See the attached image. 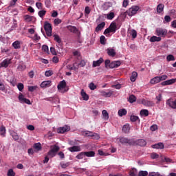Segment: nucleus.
<instances>
[{"mask_svg":"<svg viewBox=\"0 0 176 176\" xmlns=\"http://www.w3.org/2000/svg\"><path fill=\"white\" fill-rule=\"evenodd\" d=\"M136 144L139 146H145L146 145V141L144 139H140L136 141Z\"/></svg>","mask_w":176,"mask_h":176,"instance_id":"nucleus-22","label":"nucleus"},{"mask_svg":"<svg viewBox=\"0 0 176 176\" xmlns=\"http://www.w3.org/2000/svg\"><path fill=\"white\" fill-rule=\"evenodd\" d=\"M44 30L47 36H52V24L47 23L44 25Z\"/></svg>","mask_w":176,"mask_h":176,"instance_id":"nucleus-5","label":"nucleus"},{"mask_svg":"<svg viewBox=\"0 0 176 176\" xmlns=\"http://www.w3.org/2000/svg\"><path fill=\"white\" fill-rule=\"evenodd\" d=\"M130 120L132 122H137V120H139L140 122V118L137 116H131Z\"/></svg>","mask_w":176,"mask_h":176,"instance_id":"nucleus-47","label":"nucleus"},{"mask_svg":"<svg viewBox=\"0 0 176 176\" xmlns=\"http://www.w3.org/2000/svg\"><path fill=\"white\" fill-rule=\"evenodd\" d=\"M68 151H69V152L74 153V152H80L81 148H80V146H73L72 147H69Z\"/></svg>","mask_w":176,"mask_h":176,"instance_id":"nucleus-14","label":"nucleus"},{"mask_svg":"<svg viewBox=\"0 0 176 176\" xmlns=\"http://www.w3.org/2000/svg\"><path fill=\"white\" fill-rule=\"evenodd\" d=\"M46 8H50L52 6V1L50 0H45Z\"/></svg>","mask_w":176,"mask_h":176,"instance_id":"nucleus-57","label":"nucleus"},{"mask_svg":"<svg viewBox=\"0 0 176 176\" xmlns=\"http://www.w3.org/2000/svg\"><path fill=\"white\" fill-rule=\"evenodd\" d=\"M89 87L90 90H96V89H97V86H96V85H94V82H91L89 85Z\"/></svg>","mask_w":176,"mask_h":176,"instance_id":"nucleus-53","label":"nucleus"},{"mask_svg":"<svg viewBox=\"0 0 176 176\" xmlns=\"http://www.w3.org/2000/svg\"><path fill=\"white\" fill-rule=\"evenodd\" d=\"M151 159H159V155L156 153H153L151 155Z\"/></svg>","mask_w":176,"mask_h":176,"instance_id":"nucleus-60","label":"nucleus"},{"mask_svg":"<svg viewBox=\"0 0 176 176\" xmlns=\"http://www.w3.org/2000/svg\"><path fill=\"white\" fill-rule=\"evenodd\" d=\"M17 89L19 91H23V89H24V84L21 82L18 83Z\"/></svg>","mask_w":176,"mask_h":176,"instance_id":"nucleus-48","label":"nucleus"},{"mask_svg":"<svg viewBox=\"0 0 176 176\" xmlns=\"http://www.w3.org/2000/svg\"><path fill=\"white\" fill-rule=\"evenodd\" d=\"M142 104L145 105V107H155V103L153 101L147 100L145 99L142 100Z\"/></svg>","mask_w":176,"mask_h":176,"instance_id":"nucleus-11","label":"nucleus"},{"mask_svg":"<svg viewBox=\"0 0 176 176\" xmlns=\"http://www.w3.org/2000/svg\"><path fill=\"white\" fill-rule=\"evenodd\" d=\"M12 63V60L9 58H6L2 61V63H0V68H2L3 67L4 68H8L9 67V64Z\"/></svg>","mask_w":176,"mask_h":176,"instance_id":"nucleus-9","label":"nucleus"},{"mask_svg":"<svg viewBox=\"0 0 176 176\" xmlns=\"http://www.w3.org/2000/svg\"><path fill=\"white\" fill-rule=\"evenodd\" d=\"M151 85H156V83H160V78L159 76H155L150 80Z\"/></svg>","mask_w":176,"mask_h":176,"instance_id":"nucleus-20","label":"nucleus"},{"mask_svg":"<svg viewBox=\"0 0 176 176\" xmlns=\"http://www.w3.org/2000/svg\"><path fill=\"white\" fill-rule=\"evenodd\" d=\"M141 116H148L149 115V111L147 109H142L140 111Z\"/></svg>","mask_w":176,"mask_h":176,"instance_id":"nucleus-38","label":"nucleus"},{"mask_svg":"<svg viewBox=\"0 0 176 176\" xmlns=\"http://www.w3.org/2000/svg\"><path fill=\"white\" fill-rule=\"evenodd\" d=\"M10 135L12 137V138H13V140H14V141H19V140L20 139V136H19V134H17V133H16L13 131H11Z\"/></svg>","mask_w":176,"mask_h":176,"instance_id":"nucleus-25","label":"nucleus"},{"mask_svg":"<svg viewBox=\"0 0 176 176\" xmlns=\"http://www.w3.org/2000/svg\"><path fill=\"white\" fill-rule=\"evenodd\" d=\"M107 52L110 57H115L116 56V51L113 48H107Z\"/></svg>","mask_w":176,"mask_h":176,"instance_id":"nucleus-16","label":"nucleus"},{"mask_svg":"<svg viewBox=\"0 0 176 176\" xmlns=\"http://www.w3.org/2000/svg\"><path fill=\"white\" fill-rule=\"evenodd\" d=\"M102 63H104V59L102 58H100L99 60L93 61L92 67L94 68H96V67H100Z\"/></svg>","mask_w":176,"mask_h":176,"instance_id":"nucleus-13","label":"nucleus"},{"mask_svg":"<svg viewBox=\"0 0 176 176\" xmlns=\"http://www.w3.org/2000/svg\"><path fill=\"white\" fill-rule=\"evenodd\" d=\"M138 76V74L136 72H133L130 78L131 82H135Z\"/></svg>","mask_w":176,"mask_h":176,"instance_id":"nucleus-27","label":"nucleus"},{"mask_svg":"<svg viewBox=\"0 0 176 176\" xmlns=\"http://www.w3.org/2000/svg\"><path fill=\"white\" fill-rule=\"evenodd\" d=\"M140 10V6H133L131 8L129 9L126 12L128 16H134V14H137V12Z\"/></svg>","mask_w":176,"mask_h":176,"instance_id":"nucleus-3","label":"nucleus"},{"mask_svg":"<svg viewBox=\"0 0 176 176\" xmlns=\"http://www.w3.org/2000/svg\"><path fill=\"white\" fill-rule=\"evenodd\" d=\"M53 37L55 42H57V43H58L59 45L60 43H63V41H61V38L60 37V36H58V34H54Z\"/></svg>","mask_w":176,"mask_h":176,"instance_id":"nucleus-28","label":"nucleus"},{"mask_svg":"<svg viewBox=\"0 0 176 176\" xmlns=\"http://www.w3.org/2000/svg\"><path fill=\"white\" fill-rule=\"evenodd\" d=\"M57 87L58 90H63V89H65V87H67V82H65V80H63L58 83Z\"/></svg>","mask_w":176,"mask_h":176,"instance_id":"nucleus-15","label":"nucleus"},{"mask_svg":"<svg viewBox=\"0 0 176 176\" xmlns=\"http://www.w3.org/2000/svg\"><path fill=\"white\" fill-rule=\"evenodd\" d=\"M42 50L45 52V53H49V47L47 45H43Z\"/></svg>","mask_w":176,"mask_h":176,"instance_id":"nucleus-59","label":"nucleus"},{"mask_svg":"<svg viewBox=\"0 0 176 176\" xmlns=\"http://www.w3.org/2000/svg\"><path fill=\"white\" fill-rule=\"evenodd\" d=\"M52 75H53V71L52 70L46 71L45 73V76L47 77L52 76Z\"/></svg>","mask_w":176,"mask_h":176,"instance_id":"nucleus-56","label":"nucleus"},{"mask_svg":"<svg viewBox=\"0 0 176 176\" xmlns=\"http://www.w3.org/2000/svg\"><path fill=\"white\" fill-rule=\"evenodd\" d=\"M168 34V31L166 28H157L155 30V35L160 38H166Z\"/></svg>","mask_w":176,"mask_h":176,"instance_id":"nucleus-1","label":"nucleus"},{"mask_svg":"<svg viewBox=\"0 0 176 176\" xmlns=\"http://www.w3.org/2000/svg\"><path fill=\"white\" fill-rule=\"evenodd\" d=\"M148 176H163L159 172H151L149 173Z\"/></svg>","mask_w":176,"mask_h":176,"instance_id":"nucleus-52","label":"nucleus"},{"mask_svg":"<svg viewBox=\"0 0 176 176\" xmlns=\"http://www.w3.org/2000/svg\"><path fill=\"white\" fill-rule=\"evenodd\" d=\"M68 166H69V164L68 163H63V162H61L60 163V167H62V168H67V167H68Z\"/></svg>","mask_w":176,"mask_h":176,"instance_id":"nucleus-63","label":"nucleus"},{"mask_svg":"<svg viewBox=\"0 0 176 176\" xmlns=\"http://www.w3.org/2000/svg\"><path fill=\"white\" fill-rule=\"evenodd\" d=\"M105 27V22H102L100 24L97 25L96 28V32H100V31H102V29Z\"/></svg>","mask_w":176,"mask_h":176,"instance_id":"nucleus-19","label":"nucleus"},{"mask_svg":"<svg viewBox=\"0 0 176 176\" xmlns=\"http://www.w3.org/2000/svg\"><path fill=\"white\" fill-rule=\"evenodd\" d=\"M164 9V5L162 3H160L157 6V13H162V12H163Z\"/></svg>","mask_w":176,"mask_h":176,"instance_id":"nucleus-32","label":"nucleus"},{"mask_svg":"<svg viewBox=\"0 0 176 176\" xmlns=\"http://www.w3.org/2000/svg\"><path fill=\"white\" fill-rule=\"evenodd\" d=\"M50 52L53 56H57V52H56V48H54V47H50Z\"/></svg>","mask_w":176,"mask_h":176,"instance_id":"nucleus-58","label":"nucleus"},{"mask_svg":"<svg viewBox=\"0 0 176 176\" xmlns=\"http://www.w3.org/2000/svg\"><path fill=\"white\" fill-rule=\"evenodd\" d=\"M7 176H16V173L14 170H13V169L10 168L7 173Z\"/></svg>","mask_w":176,"mask_h":176,"instance_id":"nucleus-45","label":"nucleus"},{"mask_svg":"<svg viewBox=\"0 0 176 176\" xmlns=\"http://www.w3.org/2000/svg\"><path fill=\"white\" fill-rule=\"evenodd\" d=\"M148 171L146 170H140L138 175V176H147Z\"/></svg>","mask_w":176,"mask_h":176,"instance_id":"nucleus-49","label":"nucleus"},{"mask_svg":"<svg viewBox=\"0 0 176 176\" xmlns=\"http://www.w3.org/2000/svg\"><path fill=\"white\" fill-rule=\"evenodd\" d=\"M117 28L118 26L116 25V23L112 22L109 26V28L104 30V34L107 35V34H111V32L112 34H115V32H116Z\"/></svg>","mask_w":176,"mask_h":176,"instance_id":"nucleus-2","label":"nucleus"},{"mask_svg":"<svg viewBox=\"0 0 176 176\" xmlns=\"http://www.w3.org/2000/svg\"><path fill=\"white\" fill-rule=\"evenodd\" d=\"M162 41V38L160 36H153L150 38V42H160Z\"/></svg>","mask_w":176,"mask_h":176,"instance_id":"nucleus-30","label":"nucleus"},{"mask_svg":"<svg viewBox=\"0 0 176 176\" xmlns=\"http://www.w3.org/2000/svg\"><path fill=\"white\" fill-rule=\"evenodd\" d=\"M122 63L120 60H114L109 65V68H118V67H120Z\"/></svg>","mask_w":176,"mask_h":176,"instance_id":"nucleus-8","label":"nucleus"},{"mask_svg":"<svg viewBox=\"0 0 176 176\" xmlns=\"http://www.w3.org/2000/svg\"><path fill=\"white\" fill-rule=\"evenodd\" d=\"M39 17H43V16H45V14H46V10H40L38 13Z\"/></svg>","mask_w":176,"mask_h":176,"instance_id":"nucleus-54","label":"nucleus"},{"mask_svg":"<svg viewBox=\"0 0 176 176\" xmlns=\"http://www.w3.org/2000/svg\"><path fill=\"white\" fill-rule=\"evenodd\" d=\"M85 152H81L76 156V159H78V160H80L83 159V157H85Z\"/></svg>","mask_w":176,"mask_h":176,"instance_id":"nucleus-42","label":"nucleus"},{"mask_svg":"<svg viewBox=\"0 0 176 176\" xmlns=\"http://www.w3.org/2000/svg\"><path fill=\"white\" fill-rule=\"evenodd\" d=\"M128 101L130 102V104H133L137 101V97H135L134 95H131L128 98Z\"/></svg>","mask_w":176,"mask_h":176,"instance_id":"nucleus-31","label":"nucleus"},{"mask_svg":"<svg viewBox=\"0 0 176 176\" xmlns=\"http://www.w3.org/2000/svg\"><path fill=\"white\" fill-rule=\"evenodd\" d=\"M107 20H113V19L115 18V13L110 12V13L107 14Z\"/></svg>","mask_w":176,"mask_h":176,"instance_id":"nucleus-43","label":"nucleus"},{"mask_svg":"<svg viewBox=\"0 0 176 176\" xmlns=\"http://www.w3.org/2000/svg\"><path fill=\"white\" fill-rule=\"evenodd\" d=\"M19 100L21 104H28V105H31V100L24 98V95L22 94L19 96Z\"/></svg>","mask_w":176,"mask_h":176,"instance_id":"nucleus-6","label":"nucleus"},{"mask_svg":"<svg viewBox=\"0 0 176 176\" xmlns=\"http://www.w3.org/2000/svg\"><path fill=\"white\" fill-rule=\"evenodd\" d=\"M12 46L14 49H20L21 47L20 46V41H16L12 43Z\"/></svg>","mask_w":176,"mask_h":176,"instance_id":"nucleus-39","label":"nucleus"},{"mask_svg":"<svg viewBox=\"0 0 176 176\" xmlns=\"http://www.w3.org/2000/svg\"><path fill=\"white\" fill-rule=\"evenodd\" d=\"M153 149H163L164 148V144L162 142L153 144L151 146Z\"/></svg>","mask_w":176,"mask_h":176,"instance_id":"nucleus-18","label":"nucleus"},{"mask_svg":"<svg viewBox=\"0 0 176 176\" xmlns=\"http://www.w3.org/2000/svg\"><path fill=\"white\" fill-rule=\"evenodd\" d=\"M118 115L120 116H124V115H127V110L126 109H121L118 111Z\"/></svg>","mask_w":176,"mask_h":176,"instance_id":"nucleus-36","label":"nucleus"},{"mask_svg":"<svg viewBox=\"0 0 176 176\" xmlns=\"http://www.w3.org/2000/svg\"><path fill=\"white\" fill-rule=\"evenodd\" d=\"M100 39L101 45H105V37L104 36H101Z\"/></svg>","mask_w":176,"mask_h":176,"instance_id":"nucleus-64","label":"nucleus"},{"mask_svg":"<svg viewBox=\"0 0 176 176\" xmlns=\"http://www.w3.org/2000/svg\"><path fill=\"white\" fill-rule=\"evenodd\" d=\"M72 67L74 71H76V69H79V65L78 63H74Z\"/></svg>","mask_w":176,"mask_h":176,"instance_id":"nucleus-62","label":"nucleus"},{"mask_svg":"<svg viewBox=\"0 0 176 176\" xmlns=\"http://www.w3.org/2000/svg\"><path fill=\"white\" fill-rule=\"evenodd\" d=\"M166 105H168L173 109H176V99H168L166 100Z\"/></svg>","mask_w":176,"mask_h":176,"instance_id":"nucleus-7","label":"nucleus"},{"mask_svg":"<svg viewBox=\"0 0 176 176\" xmlns=\"http://www.w3.org/2000/svg\"><path fill=\"white\" fill-rule=\"evenodd\" d=\"M52 152H54L55 153H57L60 151V147L57 145L51 146V149Z\"/></svg>","mask_w":176,"mask_h":176,"instance_id":"nucleus-35","label":"nucleus"},{"mask_svg":"<svg viewBox=\"0 0 176 176\" xmlns=\"http://www.w3.org/2000/svg\"><path fill=\"white\" fill-rule=\"evenodd\" d=\"M71 130V127L68 125H65L63 127H59L57 129V133L58 134H64V133H67Z\"/></svg>","mask_w":176,"mask_h":176,"instance_id":"nucleus-4","label":"nucleus"},{"mask_svg":"<svg viewBox=\"0 0 176 176\" xmlns=\"http://www.w3.org/2000/svg\"><path fill=\"white\" fill-rule=\"evenodd\" d=\"M50 83H52V81L47 80V81H43L41 84V87H47L50 86Z\"/></svg>","mask_w":176,"mask_h":176,"instance_id":"nucleus-34","label":"nucleus"},{"mask_svg":"<svg viewBox=\"0 0 176 176\" xmlns=\"http://www.w3.org/2000/svg\"><path fill=\"white\" fill-rule=\"evenodd\" d=\"M129 175L130 176H138V173H137V169L133 168L131 170H130Z\"/></svg>","mask_w":176,"mask_h":176,"instance_id":"nucleus-44","label":"nucleus"},{"mask_svg":"<svg viewBox=\"0 0 176 176\" xmlns=\"http://www.w3.org/2000/svg\"><path fill=\"white\" fill-rule=\"evenodd\" d=\"M131 35H132V38H133V39H135V38H137V31L133 30L131 31Z\"/></svg>","mask_w":176,"mask_h":176,"instance_id":"nucleus-61","label":"nucleus"},{"mask_svg":"<svg viewBox=\"0 0 176 176\" xmlns=\"http://www.w3.org/2000/svg\"><path fill=\"white\" fill-rule=\"evenodd\" d=\"M158 78H160V81L162 82L163 80H166L168 76L166 74L159 76Z\"/></svg>","mask_w":176,"mask_h":176,"instance_id":"nucleus-51","label":"nucleus"},{"mask_svg":"<svg viewBox=\"0 0 176 176\" xmlns=\"http://www.w3.org/2000/svg\"><path fill=\"white\" fill-rule=\"evenodd\" d=\"M176 82V78H173L170 80H167L161 83L162 86H168L169 85H174Z\"/></svg>","mask_w":176,"mask_h":176,"instance_id":"nucleus-12","label":"nucleus"},{"mask_svg":"<svg viewBox=\"0 0 176 176\" xmlns=\"http://www.w3.org/2000/svg\"><path fill=\"white\" fill-rule=\"evenodd\" d=\"M0 135H1V137L6 136V127H5L3 125L0 126Z\"/></svg>","mask_w":176,"mask_h":176,"instance_id":"nucleus-21","label":"nucleus"},{"mask_svg":"<svg viewBox=\"0 0 176 176\" xmlns=\"http://www.w3.org/2000/svg\"><path fill=\"white\" fill-rule=\"evenodd\" d=\"M38 89V87L37 86H29L28 87V91H35V89Z\"/></svg>","mask_w":176,"mask_h":176,"instance_id":"nucleus-55","label":"nucleus"},{"mask_svg":"<svg viewBox=\"0 0 176 176\" xmlns=\"http://www.w3.org/2000/svg\"><path fill=\"white\" fill-rule=\"evenodd\" d=\"M34 148L36 149V151H41L42 149V146L41 143H35L33 146Z\"/></svg>","mask_w":176,"mask_h":176,"instance_id":"nucleus-40","label":"nucleus"},{"mask_svg":"<svg viewBox=\"0 0 176 176\" xmlns=\"http://www.w3.org/2000/svg\"><path fill=\"white\" fill-rule=\"evenodd\" d=\"M102 113L103 115V119H104L105 120H108V119H109V114L108 113V111H107V110H103L102 111Z\"/></svg>","mask_w":176,"mask_h":176,"instance_id":"nucleus-37","label":"nucleus"},{"mask_svg":"<svg viewBox=\"0 0 176 176\" xmlns=\"http://www.w3.org/2000/svg\"><path fill=\"white\" fill-rule=\"evenodd\" d=\"M84 153L87 157H94L96 156L94 151H85Z\"/></svg>","mask_w":176,"mask_h":176,"instance_id":"nucleus-26","label":"nucleus"},{"mask_svg":"<svg viewBox=\"0 0 176 176\" xmlns=\"http://www.w3.org/2000/svg\"><path fill=\"white\" fill-rule=\"evenodd\" d=\"M112 94H113V91H109L108 92H103V96H104L105 97H111V96H112Z\"/></svg>","mask_w":176,"mask_h":176,"instance_id":"nucleus-50","label":"nucleus"},{"mask_svg":"<svg viewBox=\"0 0 176 176\" xmlns=\"http://www.w3.org/2000/svg\"><path fill=\"white\" fill-rule=\"evenodd\" d=\"M122 131L127 134V133H130V125L125 124L122 127Z\"/></svg>","mask_w":176,"mask_h":176,"instance_id":"nucleus-33","label":"nucleus"},{"mask_svg":"<svg viewBox=\"0 0 176 176\" xmlns=\"http://www.w3.org/2000/svg\"><path fill=\"white\" fill-rule=\"evenodd\" d=\"M80 94H81V96L82 97V100H84V101L89 100V95H87V94L85 93L84 89L81 90Z\"/></svg>","mask_w":176,"mask_h":176,"instance_id":"nucleus-24","label":"nucleus"},{"mask_svg":"<svg viewBox=\"0 0 176 176\" xmlns=\"http://www.w3.org/2000/svg\"><path fill=\"white\" fill-rule=\"evenodd\" d=\"M167 61H175V58L173 55L169 54L166 56Z\"/></svg>","mask_w":176,"mask_h":176,"instance_id":"nucleus-46","label":"nucleus"},{"mask_svg":"<svg viewBox=\"0 0 176 176\" xmlns=\"http://www.w3.org/2000/svg\"><path fill=\"white\" fill-rule=\"evenodd\" d=\"M23 19L26 23H31V21H32V19H34V16L26 14L23 16Z\"/></svg>","mask_w":176,"mask_h":176,"instance_id":"nucleus-29","label":"nucleus"},{"mask_svg":"<svg viewBox=\"0 0 176 176\" xmlns=\"http://www.w3.org/2000/svg\"><path fill=\"white\" fill-rule=\"evenodd\" d=\"M56 155H57V153H56L54 151H52V150H50L47 153V156L50 157V159L54 157Z\"/></svg>","mask_w":176,"mask_h":176,"instance_id":"nucleus-41","label":"nucleus"},{"mask_svg":"<svg viewBox=\"0 0 176 176\" xmlns=\"http://www.w3.org/2000/svg\"><path fill=\"white\" fill-rule=\"evenodd\" d=\"M85 135L87 137H95V138H96L97 140L100 138V136H98V134L96 133H93L91 131H85Z\"/></svg>","mask_w":176,"mask_h":176,"instance_id":"nucleus-17","label":"nucleus"},{"mask_svg":"<svg viewBox=\"0 0 176 176\" xmlns=\"http://www.w3.org/2000/svg\"><path fill=\"white\" fill-rule=\"evenodd\" d=\"M120 142H121V144H129V145H134V142L130 139H127L126 138H121L120 139Z\"/></svg>","mask_w":176,"mask_h":176,"instance_id":"nucleus-10","label":"nucleus"},{"mask_svg":"<svg viewBox=\"0 0 176 176\" xmlns=\"http://www.w3.org/2000/svg\"><path fill=\"white\" fill-rule=\"evenodd\" d=\"M67 30H69L70 32H73V34H76V32L79 31L76 27L72 25L67 26Z\"/></svg>","mask_w":176,"mask_h":176,"instance_id":"nucleus-23","label":"nucleus"}]
</instances>
